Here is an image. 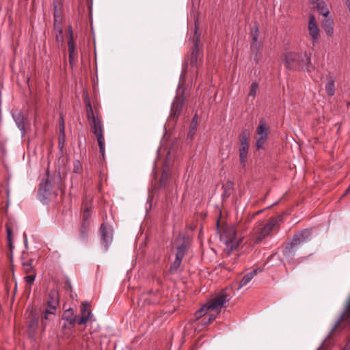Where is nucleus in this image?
Wrapping results in <instances>:
<instances>
[{
	"instance_id": "nucleus-19",
	"label": "nucleus",
	"mask_w": 350,
	"mask_h": 350,
	"mask_svg": "<svg viewBox=\"0 0 350 350\" xmlns=\"http://www.w3.org/2000/svg\"><path fill=\"white\" fill-rule=\"evenodd\" d=\"M88 303H83L81 308V316L77 319V323L79 325H83L88 322L92 317V314L90 310L88 309Z\"/></svg>"
},
{
	"instance_id": "nucleus-21",
	"label": "nucleus",
	"mask_w": 350,
	"mask_h": 350,
	"mask_svg": "<svg viewBox=\"0 0 350 350\" xmlns=\"http://www.w3.org/2000/svg\"><path fill=\"white\" fill-rule=\"evenodd\" d=\"M261 271H262V269H254L252 271L247 273V274H245L241 280L237 289L239 290L242 287L246 286L258 272H261Z\"/></svg>"
},
{
	"instance_id": "nucleus-25",
	"label": "nucleus",
	"mask_w": 350,
	"mask_h": 350,
	"mask_svg": "<svg viewBox=\"0 0 350 350\" xmlns=\"http://www.w3.org/2000/svg\"><path fill=\"white\" fill-rule=\"evenodd\" d=\"M335 80L332 76L329 75L328 77V82L326 83L325 88L327 92V94L329 96H332L335 94L336 88H335Z\"/></svg>"
},
{
	"instance_id": "nucleus-57",
	"label": "nucleus",
	"mask_w": 350,
	"mask_h": 350,
	"mask_svg": "<svg viewBox=\"0 0 350 350\" xmlns=\"http://www.w3.org/2000/svg\"><path fill=\"white\" fill-rule=\"evenodd\" d=\"M64 334H69V332H66V331H65V332H64Z\"/></svg>"
},
{
	"instance_id": "nucleus-46",
	"label": "nucleus",
	"mask_w": 350,
	"mask_h": 350,
	"mask_svg": "<svg viewBox=\"0 0 350 350\" xmlns=\"http://www.w3.org/2000/svg\"><path fill=\"white\" fill-rule=\"evenodd\" d=\"M86 111H87V112L93 111L91 103L89 100H88V101L86 102Z\"/></svg>"
},
{
	"instance_id": "nucleus-50",
	"label": "nucleus",
	"mask_w": 350,
	"mask_h": 350,
	"mask_svg": "<svg viewBox=\"0 0 350 350\" xmlns=\"http://www.w3.org/2000/svg\"><path fill=\"white\" fill-rule=\"evenodd\" d=\"M342 350H350V338Z\"/></svg>"
},
{
	"instance_id": "nucleus-13",
	"label": "nucleus",
	"mask_w": 350,
	"mask_h": 350,
	"mask_svg": "<svg viewBox=\"0 0 350 350\" xmlns=\"http://www.w3.org/2000/svg\"><path fill=\"white\" fill-rule=\"evenodd\" d=\"M69 37L68 40V53H69V64L72 68L75 63L77 61L78 53L75 50V45L73 40V34L72 27H68Z\"/></svg>"
},
{
	"instance_id": "nucleus-4",
	"label": "nucleus",
	"mask_w": 350,
	"mask_h": 350,
	"mask_svg": "<svg viewBox=\"0 0 350 350\" xmlns=\"http://www.w3.org/2000/svg\"><path fill=\"white\" fill-rule=\"evenodd\" d=\"M281 221L282 216L278 215L270 217L264 226L261 224L256 226L253 235L255 243H259L267 237L271 236L272 232L275 229L278 228Z\"/></svg>"
},
{
	"instance_id": "nucleus-40",
	"label": "nucleus",
	"mask_w": 350,
	"mask_h": 350,
	"mask_svg": "<svg viewBox=\"0 0 350 350\" xmlns=\"http://www.w3.org/2000/svg\"><path fill=\"white\" fill-rule=\"evenodd\" d=\"M217 315V314H210V315H209V317H208V318L206 320L205 319H203L202 320V321H201V322H202V323L203 325L208 324V323H210L213 320H214V319H216Z\"/></svg>"
},
{
	"instance_id": "nucleus-42",
	"label": "nucleus",
	"mask_w": 350,
	"mask_h": 350,
	"mask_svg": "<svg viewBox=\"0 0 350 350\" xmlns=\"http://www.w3.org/2000/svg\"><path fill=\"white\" fill-rule=\"evenodd\" d=\"M65 143V136H59V147L60 149L64 148Z\"/></svg>"
},
{
	"instance_id": "nucleus-53",
	"label": "nucleus",
	"mask_w": 350,
	"mask_h": 350,
	"mask_svg": "<svg viewBox=\"0 0 350 350\" xmlns=\"http://www.w3.org/2000/svg\"><path fill=\"white\" fill-rule=\"evenodd\" d=\"M320 0H310V3L312 4H314L316 3L317 2L319 1Z\"/></svg>"
},
{
	"instance_id": "nucleus-39",
	"label": "nucleus",
	"mask_w": 350,
	"mask_h": 350,
	"mask_svg": "<svg viewBox=\"0 0 350 350\" xmlns=\"http://www.w3.org/2000/svg\"><path fill=\"white\" fill-rule=\"evenodd\" d=\"M55 29H57L58 33L56 35V40L58 42H63V34H62V29L60 27V25H57L56 27H55Z\"/></svg>"
},
{
	"instance_id": "nucleus-27",
	"label": "nucleus",
	"mask_w": 350,
	"mask_h": 350,
	"mask_svg": "<svg viewBox=\"0 0 350 350\" xmlns=\"http://www.w3.org/2000/svg\"><path fill=\"white\" fill-rule=\"evenodd\" d=\"M297 245L293 244V241L292 240L290 243H288L284 248L283 253L286 257H291L295 254Z\"/></svg>"
},
{
	"instance_id": "nucleus-43",
	"label": "nucleus",
	"mask_w": 350,
	"mask_h": 350,
	"mask_svg": "<svg viewBox=\"0 0 350 350\" xmlns=\"http://www.w3.org/2000/svg\"><path fill=\"white\" fill-rule=\"evenodd\" d=\"M25 280L27 282V283H32L34 282L35 280V275H27L25 278Z\"/></svg>"
},
{
	"instance_id": "nucleus-2",
	"label": "nucleus",
	"mask_w": 350,
	"mask_h": 350,
	"mask_svg": "<svg viewBox=\"0 0 350 350\" xmlns=\"http://www.w3.org/2000/svg\"><path fill=\"white\" fill-rule=\"evenodd\" d=\"M232 298V295L228 293V290L221 291L214 299L207 302L199 310L196 312L197 319L205 315L208 310H217V314L224 305L228 302Z\"/></svg>"
},
{
	"instance_id": "nucleus-26",
	"label": "nucleus",
	"mask_w": 350,
	"mask_h": 350,
	"mask_svg": "<svg viewBox=\"0 0 350 350\" xmlns=\"http://www.w3.org/2000/svg\"><path fill=\"white\" fill-rule=\"evenodd\" d=\"M314 5H316V8L320 14L325 18L328 16L329 11L325 1L320 0Z\"/></svg>"
},
{
	"instance_id": "nucleus-41",
	"label": "nucleus",
	"mask_w": 350,
	"mask_h": 350,
	"mask_svg": "<svg viewBox=\"0 0 350 350\" xmlns=\"http://www.w3.org/2000/svg\"><path fill=\"white\" fill-rule=\"evenodd\" d=\"M38 324V318L33 317V319L29 322V327L35 329H36Z\"/></svg>"
},
{
	"instance_id": "nucleus-16",
	"label": "nucleus",
	"mask_w": 350,
	"mask_h": 350,
	"mask_svg": "<svg viewBox=\"0 0 350 350\" xmlns=\"http://www.w3.org/2000/svg\"><path fill=\"white\" fill-rule=\"evenodd\" d=\"M184 104V100L180 96H176L174 99L172 107L170 116L174 119H176L180 114Z\"/></svg>"
},
{
	"instance_id": "nucleus-22",
	"label": "nucleus",
	"mask_w": 350,
	"mask_h": 350,
	"mask_svg": "<svg viewBox=\"0 0 350 350\" xmlns=\"http://www.w3.org/2000/svg\"><path fill=\"white\" fill-rule=\"evenodd\" d=\"M12 117L20 131L22 133V135H25V118L21 112H18L12 114Z\"/></svg>"
},
{
	"instance_id": "nucleus-23",
	"label": "nucleus",
	"mask_w": 350,
	"mask_h": 350,
	"mask_svg": "<svg viewBox=\"0 0 350 350\" xmlns=\"http://www.w3.org/2000/svg\"><path fill=\"white\" fill-rule=\"evenodd\" d=\"M148 295L150 297L146 299V301H148V304H158L160 303L162 295L159 290L150 291Z\"/></svg>"
},
{
	"instance_id": "nucleus-36",
	"label": "nucleus",
	"mask_w": 350,
	"mask_h": 350,
	"mask_svg": "<svg viewBox=\"0 0 350 350\" xmlns=\"http://www.w3.org/2000/svg\"><path fill=\"white\" fill-rule=\"evenodd\" d=\"M251 36L252 38V41H254L255 42H256V41L258 39V36H259L258 27L256 24H255V25L252 31Z\"/></svg>"
},
{
	"instance_id": "nucleus-11",
	"label": "nucleus",
	"mask_w": 350,
	"mask_h": 350,
	"mask_svg": "<svg viewBox=\"0 0 350 350\" xmlns=\"http://www.w3.org/2000/svg\"><path fill=\"white\" fill-rule=\"evenodd\" d=\"M100 230L101 234V244L105 249L107 250L113 240V229L110 226L103 224L100 226Z\"/></svg>"
},
{
	"instance_id": "nucleus-29",
	"label": "nucleus",
	"mask_w": 350,
	"mask_h": 350,
	"mask_svg": "<svg viewBox=\"0 0 350 350\" xmlns=\"http://www.w3.org/2000/svg\"><path fill=\"white\" fill-rule=\"evenodd\" d=\"M186 250L187 247L184 243L181 244V245L178 247L177 252L176 254V259L182 260L185 254Z\"/></svg>"
},
{
	"instance_id": "nucleus-18",
	"label": "nucleus",
	"mask_w": 350,
	"mask_h": 350,
	"mask_svg": "<svg viewBox=\"0 0 350 350\" xmlns=\"http://www.w3.org/2000/svg\"><path fill=\"white\" fill-rule=\"evenodd\" d=\"M311 232L309 230H304L302 232L296 234L293 238V244L297 245L308 241L311 238Z\"/></svg>"
},
{
	"instance_id": "nucleus-33",
	"label": "nucleus",
	"mask_w": 350,
	"mask_h": 350,
	"mask_svg": "<svg viewBox=\"0 0 350 350\" xmlns=\"http://www.w3.org/2000/svg\"><path fill=\"white\" fill-rule=\"evenodd\" d=\"M6 230H7V239H8V244H9L10 250V251H12L13 247H14L13 244H12V230L8 226H6Z\"/></svg>"
},
{
	"instance_id": "nucleus-44",
	"label": "nucleus",
	"mask_w": 350,
	"mask_h": 350,
	"mask_svg": "<svg viewBox=\"0 0 350 350\" xmlns=\"http://www.w3.org/2000/svg\"><path fill=\"white\" fill-rule=\"evenodd\" d=\"M23 266L25 271L29 272L31 269V265L29 262H23Z\"/></svg>"
},
{
	"instance_id": "nucleus-52",
	"label": "nucleus",
	"mask_w": 350,
	"mask_h": 350,
	"mask_svg": "<svg viewBox=\"0 0 350 350\" xmlns=\"http://www.w3.org/2000/svg\"><path fill=\"white\" fill-rule=\"evenodd\" d=\"M349 192H350V185H349V187L346 189L345 193H344V196L346 195Z\"/></svg>"
},
{
	"instance_id": "nucleus-51",
	"label": "nucleus",
	"mask_w": 350,
	"mask_h": 350,
	"mask_svg": "<svg viewBox=\"0 0 350 350\" xmlns=\"http://www.w3.org/2000/svg\"><path fill=\"white\" fill-rule=\"evenodd\" d=\"M227 187H228V189H229V190L232 189V187H233V183H232V182H231V181H228V183H227Z\"/></svg>"
},
{
	"instance_id": "nucleus-7",
	"label": "nucleus",
	"mask_w": 350,
	"mask_h": 350,
	"mask_svg": "<svg viewBox=\"0 0 350 350\" xmlns=\"http://www.w3.org/2000/svg\"><path fill=\"white\" fill-rule=\"evenodd\" d=\"M239 159L241 164L244 167L247 161L249 150V133L247 130L243 131L239 136Z\"/></svg>"
},
{
	"instance_id": "nucleus-30",
	"label": "nucleus",
	"mask_w": 350,
	"mask_h": 350,
	"mask_svg": "<svg viewBox=\"0 0 350 350\" xmlns=\"http://www.w3.org/2000/svg\"><path fill=\"white\" fill-rule=\"evenodd\" d=\"M83 172L82 164L79 160H75L73 162V172L76 174H81Z\"/></svg>"
},
{
	"instance_id": "nucleus-32",
	"label": "nucleus",
	"mask_w": 350,
	"mask_h": 350,
	"mask_svg": "<svg viewBox=\"0 0 350 350\" xmlns=\"http://www.w3.org/2000/svg\"><path fill=\"white\" fill-rule=\"evenodd\" d=\"M90 208L91 207L86 206L83 213L82 222L90 224Z\"/></svg>"
},
{
	"instance_id": "nucleus-8",
	"label": "nucleus",
	"mask_w": 350,
	"mask_h": 350,
	"mask_svg": "<svg viewBox=\"0 0 350 350\" xmlns=\"http://www.w3.org/2000/svg\"><path fill=\"white\" fill-rule=\"evenodd\" d=\"M193 48L191 53L186 59V64H190L192 67L198 66V62L200 55L199 53V42H200V35L198 33V26L195 24V31L193 37Z\"/></svg>"
},
{
	"instance_id": "nucleus-24",
	"label": "nucleus",
	"mask_w": 350,
	"mask_h": 350,
	"mask_svg": "<svg viewBox=\"0 0 350 350\" xmlns=\"http://www.w3.org/2000/svg\"><path fill=\"white\" fill-rule=\"evenodd\" d=\"M322 26L329 36H332L334 33V21L332 18H325L322 22Z\"/></svg>"
},
{
	"instance_id": "nucleus-35",
	"label": "nucleus",
	"mask_w": 350,
	"mask_h": 350,
	"mask_svg": "<svg viewBox=\"0 0 350 350\" xmlns=\"http://www.w3.org/2000/svg\"><path fill=\"white\" fill-rule=\"evenodd\" d=\"M258 88V85L256 82H253L250 85L249 96L255 97Z\"/></svg>"
},
{
	"instance_id": "nucleus-10",
	"label": "nucleus",
	"mask_w": 350,
	"mask_h": 350,
	"mask_svg": "<svg viewBox=\"0 0 350 350\" xmlns=\"http://www.w3.org/2000/svg\"><path fill=\"white\" fill-rule=\"evenodd\" d=\"M269 129L267 126L264 120L260 121V124L257 128L256 133L258 135V138L256 139V149L261 150L264 149V144L267 140Z\"/></svg>"
},
{
	"instance_id": "nucleus-45",
	"label": "nucleus",
	"mask_w": 350,
	"mask_h": 350,
	"mask_svg": "<svg viewBox=\"0 0 350 350\" xmlns=\"http://www.w3.org/2000/svg\"><path fill=\"white\" fill-rule=\"evenodd\" d=\"M59 126H65L62 113H60L59 120Z\"/></svg>"
},
{
	"instance_id": "nucleus-17",
	"label": "nucleus",
	"mask_w": 350,
	"mask_h": 350,
	"mask_svg": "<svg viewBox=\"0 0 350 350\" xmlns=\"http://www.w3.org/2000/svg\"><path fill=\"white\" fill-rule=\"evenodd\" d=\"M62 319L68 323V329L72 332L75 324L77 322V319L74 314L73 310L72 308L66 310L63 314Z\"/></svg>"
},
{
	"instance_id": "nucleus-37",
	"label": "nucleus",
	"mask_w": 350,
	"mask_h": 350,
	"mask_svg": "<svg viewBox=\"0 0 350 350\" xmlns=\"http://www.w3.org/2000/svg\"><path fill=\"white\" fill-rule=\"evenodd\" d=\"M260 46L261 44L260 42H258V40L256 41V42L252 41V42L251 43V50L254 53L256 54V55H257Z\"/></svg>"
},
{
	"instance_id": "nucleus-47",
	"label": "nucleus",
	"mask_w": 350,
	"mask_h": 350,
	"mask_svg": "<svg viewBox=\"0 0 350 350\" xmlns=\"http://www.w3.org/2000/svg\"><path fill=\"white\" fill-rule=\"evenodd\" d=\"M86 111H87V112L93 111L91 103L89 100H88V101L86 102Z\"/></svg>"
},
{
	"instance_id": "nucleus-15",
	"label": "nucleus",
	"mask_w": 350,
	"mask_h": 350,
	"mask_svg": "<svg viewBox=\"0 0 350 350\" xmlns=\"http://www.w3.org/2000/svg\"><path fill=\"white\" fill-rule=\"evenodd\" d=\"M342 321H346L347 323H350V296L346 301L344 310L340 314L339 319L335 322V324L330 332V334H334L336 329L340 325Z\"/></svg>"
},
{
	"instance_id": "nucleus-34",
	"label": "nucleus",
	"mask_w": 350,
	"mask_h": 350,
	"mask_svg": "<svg viewBox=\"0 0 350 350\" xmlns=\"http://www.w3.org/2000/svg\"><path fill=\"white\" fill-rule=\"evenodd\" d=\"M167 178H168L167 172L165 170H163L162 172L161 177L160 179V187H164L166 185Z\"/></svg>"
},
{
	"instance_id": "nucleus-55",
	"label": "nucleus",
	"mask_w": 350,
	"mask_h": 350,
	"mask_svg": "<svg viewBox=\"0 0 350 350\" xmlns=\"http://www.w3.org/2000/svg\"><path fill=\"white\" fill-rule=\"evenodd\" d=\"M347 107L349 108L350 107V100L347 103Z\"/></svg>"
},
{
	"instance_id": "nucleus-48",
	"label": "nucleus",
	"mask_w": 350,
	"mask_h": 350,
	"mask_svg": "<svg viewBox=\"0 0 350 350\" xmlns=\"http://www.w3.org/2000/svg\"><path fill=\"white\" fill-rule=\"evenodd\" d=\"M59 136H65V126H59Z\"/></svg>"
},
{
	"instance_id": "nucleus-20",
	"label": "nucleus",
	"mask_w": 350,
	"mask_h": 350,
	"mask_svg": "<svg viewBox=\"0 0 350 350\" xmlns=\"http://www.w3.org/2000/svg\"><path fill=\"white\" fill-rule=\"evenodd\" d=\"M53 10L54 27H56L62 23V3L59 0H53Z\"/></svg>"
},
{
	"instance_id": "nucleus-28",
	"label": "nucleus",
	"mask_w": 350,
	"mask_h": 350,
	"mask_svg": "<svg viewBox=\"0 0 350 350\" xmlns=\"http://www.w3.org/2000/svg\"><path fill=\"white\" fill-rule=\"evenodd\" d=\"M90 223L82 222L79 230L80 238L82 240L86 241L88 239L87 232L90 229Z\"/></svg>"
},
{
	"instance_id": "nucleus-5",
	"label": "nucleus",
	"mask_w": 350,
	"mask_h": 350,
	"mask_svg": "<svg viewBox=\"0 0 350 350\" xmlns=\"http://www.w3.org/2000/svg\"><path fill=\"white\" fill-rule=\"evenodd\" d=\"M87 117L89 120L91 129L94 135L96 137L98 144L103 157H105V137L103 135L104 129L100 118L96 116L94 111L87 112Z\"/></svg>"
},
{
	"instance_id": "nucleus-31",
	"label": "nucleus",
	"mask_w": 350,
	"mask_h": 350,
	"mask_svg": "<svg viewBox=\"0 0 350 350\" xmlns=\"http://www.w3.org/2000/svg\"><path fill=\"white\" fill-rule=\"evenodd\" d=\"M181 262H182V260L175 259V260L172 264V265L169 269L170 273L172 274L176 273L178 269L179 268V267L181 264Z\"/></svg>"
},
{
	"instance_id": "nucleus-6",
	"label": "nucleus",
	"mask_w": 350,
	"mask_h": 350,
	"mask_svg": "<svg viewBox=\"0 0 350 350\" xmlns=\"http://www.w3.org/2000/svg\"><path fill=\"white\" fill-rule=\"evenodd\" d=\"M46 308L44 311V317L41 323L44 329L46 326V321L51 320V317H55L57 307L59 305V295L57 289H51L46 297Z\"/></svg>"
},
{
	"instance_id": "nucleus-12",
	"label": "nucleus",
	"mask_w": 350,
	"mask_h": 350,
	"mask_svg": "<svg viewBox=\"0 0 350 350\" xmlns=\"http://www.w3.org/2000/svg\"><path fill=\"white\" fill-rule=\"evenodd\" d=\"M222 239L226 246L230 247V250H233L237 245H234V242L237 239V231L234 226H228L226 228Z\"/></svg>"
},
{
	"instance_id": "nucleus-54",
	"label": "nucleus",
	"mask_w": 350,
	"mask_h": 350,
	"mask_svg": "<svg viewBox=\"0 0 350 350\" xmlns=\"http://www.w3.org/2000/svg\"><path fill=\"white\" fill-rule=\"evenodd\" d=\"M62 329L64 330L67 329V325L66 323L62 326Z\"/></svg>"
},
{
	"instance_id": "nucleus-14",
	"label": "nucleus",
	"mask_w": 350,
	"mask_h": 350,
	"mask_svg": "<svg viewBox=\"0 0 350 350\" xmlns=\"http://www.w3.org/2000/svg\"><path fill=\"white\" fill-rule=\"evenodd\" d=\"M308 29L313 44L316 43L320 37V30L317 25L315 17L312 14L309 15Z\"/></svg>"
},
{
	"instance_id": "nucleus-9",
	"label": "nucleus",
	"mask_w": 350,
	"mask_h": 350,
	"mask_svg": "<svg viewBox=\"0 0 350 350\" xmlns=\"http://www.w3.org/2000/svg\"><path fill=\"white\" fill-rule=\"evenodd\" d=\"M52 183L49 178L43 179L38 190V198L43 204L47 203L51 194Z\"/></svg>"
},
{
	"instance_id": "nucleus-58",
	"label": "nucleus",
	"mask_w": 350,
	"mask_h": 350,
	"mask_svg": "<svg viewBox=\"0 0 350 350\" xmlns=\"http://www.w3.org/2000/svg\"><path fill=\"white\" fill-rule=\"evenodd\" d=\"M318 350H321L320 349H319Z\"/></svg>"
},
{
	"instance_id": "nucleus-38",
	"label": "nucleus",
	"mask_w": 350,
	"mask_h": 350,
	"mask_svg": "<svg viewBox=\"0 0 350 350\" xmlns=\"http://www.w3.org/2000/svg\"><path fill=\"white\" fill-rule=\"evenodd\" d=\"M197 123H198V118H197V115H195L194 117L192 119V121H191V130H190V131H189V133L188 134L191 137H192V135H193V131H194L196 129V127L197 126Z\"/></svg>"
},
{
	"instance_id": "nucleus-49",
	"label": "nucleus",
	"mask_w": 350,
	"mask_h": 350,
	"mask_svg": "<svg viewBox=\"0 0 350 350\" xmlns=\"http://www.w3.org/2000/svg\"><path fill=\"white\" fill-rule=\"evenodd\" d=\"M66 290L67 291H70V292L72 291V286H71V283L70 281H67L66 282Z\"/></svg>"
},
{
	"instance_id": "nucleus-56",
	"label": "nucleus",
	"mask_w": 350,
	"mask_h": 350,
	"mask_svg": "<svg viewBox=\"0 0 350 350\" xmlns=\"http://www.w3.org/2000/svg\"><path fill=\"white\" fill-rule=\"evenodd\" d=\"M226 187H227V188H225V193H227V190L230 191V190L228 189V187H227V186H226Z\"/></svg>"
},
{
	"instance_id": "nucleus-3",
	"label": "nucleus",
	"mask_w": 350,
	"mask_h": 350,
	"mask_svg": "<svg viewBox=\"0 0 350 350\" xmlns=\"http://www.w3.org/2000/svg\"><path fill=\"white\" fill-rule=\"evenodd\" d=\"M232 298V295L228 293V290L221 291L214 299L207 302L199 310L196 312L197 319L205 315L208 310H217V314L224 305L228 302Z\"/></svg>"
},
{
	"instance_id": "nucleus-1",
	"label": "nucleus",
	"mask_w": 350,
	"mask_h": 350,
	"mask_svg": "<svg viewBox=\"0 0 350 350\" xmlns=\"http://www.w3.org/2000/svg\"><path fill=\"white\" fill-rule=\"evenodd\" d=\"M284 65L286 68L293 70L301 68L304 71L310 72L314 68L311 64L310 56L306 52L304 53L294 51L286 52Z\"/></svg>"
}]
</instances>
